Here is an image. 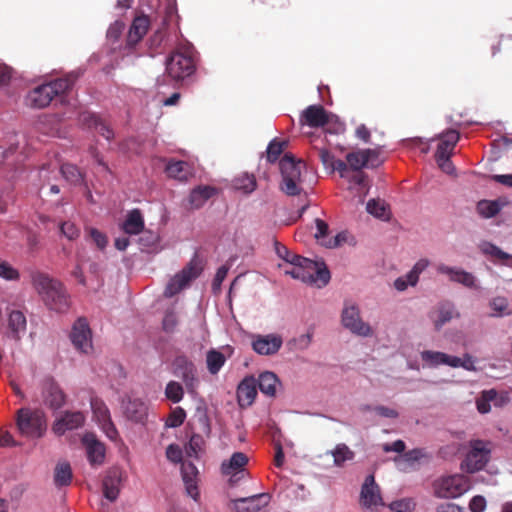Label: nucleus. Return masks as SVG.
<instances>
[{
    "instance_id": "nucleus-12",
    "label": "nucleus",
    "mask_w": 512,
    "mask_h": 512,
    "mask_svg": "<svg viewBox=\"0 0 512 512\" xmlns=\"http://www.w3.org/2000/svg\"><path fill=\"white\" fill-rule=\"evenodd\" d=\"M150 27V20L146 15H140L133 19L125 41V55L130 54L138 43L144 38Z\"/></svg>"
},
{
    "instance_id": "nucleus-63",
    "label": "nucleus",
    "mask_w": 512,
    "mask_h": 512,
    "mask_svg": "<svg viewBox=\"0 0 512 512\" xmlns=\"http://www.w3.org/2000/svg\"><path fill=\"white\" fill-rule=\"evenodd\" d=\"M491 307L496 312L504 313L508 308V301L504 297H496L491 301Z\"/></svg>"
},
{
    "instance_id": "nucleus-41",
    "label": "nucleus",
    "mask_w": 512,
    "mask_h": 512,
    "mask_svg": "<svg viewBox=\"0 0 512 512\" xmlns=\"http://www.w3.org/2000/svg\"><path fill=\"white\" fill-rule=\"evenodd\" d=\"M286 146L287 141L279 140L277 138L273 139L267 147L266 160L270 163L276 162L283 153Z\"/></svg>"
},
{
    "instance_id": "nucleus-32",
    "label": "nucleus",
    "mask_w": 512,
    "mask_h": 512,
    "mask_svg": "<svg viewBox=\"0 0 512 512\" xmlns=\"http://www.w3.org/2000/svg\"><path fill=\"white\" fill-rule=\"evenodd\" d=\"M124 233L128 235H137L144 230V219L142 213L138 209L131 210L127 216L125 221L121 226Z\"/></svg>"
},
{
    "instance_id": "nucleus-17",
    "label": "nucleus",
    "mask_w": 512,
    "mask_h": 512,
    "mask_svg": "<svg viewBox=\"0 0 512 512\" xmlns=\"http://www.w3.org/2000/svg\"><path fill=\"white\" fill-rule=\"evenodd\" d=\"M283 340L280 335L268 334L253 337L252 348L260 355L276 354L282 347Z\"/></svg>"
},
{
    "instance_id": "nucleus-45",
    "label": "nucleus",
    "mask_w": 512,
    "mask_h": 512,
    "mask_svg": "<svg viewBox=\"0 0 512 512\" xmlns=\"http://www.w3.org/2000/svg\"><path fill=\"white\" fill-rule=\"evenodd\" d=\"M477 210L485 218L494 217L500 211V205L496 201L482 200L477 204Z\"/></svg>"
},
{
    "instance_id": "nucleus-44",
    "label": "nucleus",
    "mask_w": 512,
    "mask_h": 512,
    "mask_svg": "<svg viewBox=\"0 0 512 512\" xmlns=\"http://www.w3.org/2000/svg\"><path fill=\"white\" fill-rule=\"evenodd\" d=\"M165 396L173 403H179L184 396V390L180 383L170 381L165 388Z\"/></svg>"
},
{
    "instance_id": "nucleus-48",
    "label": "nucleus",
    "mask_w": 512,
    "mask_h": 512,
    "mask_svg": "<svg viewBox=\"0 0 512 512\" xmlns=\"http://www.w3.org/2000/svg\"><path fill=\"white\" fill-rule=\"evenodd\" d=\"M0 278L6 281H17L20 278V273L7 261H0Z\"/></svg>"
},
{
    "instance_id": "nucleus-54",
    "label": "nucleus",
    "mask_w": 512,
    "mask_h": 512,
    "mask_svg": "<svg viewBox=\"0 0 512 512\" xmlns=\"http://www.w3.org/2000/svg\"><path fill=\"white\" fill-rule=\"evenodd\" d=\"M87 231L96 246L100 250H104L108 244L106 235L96 228H89Z\"/></svg>"
},
{
    "instance_id": "nucleus-42",
    "label": "nucleus",
    "mask_w": 512,
    "mask_h": 512,
    "mask_svg": "<svg viewBox=\"0 0 512 512\" xmlns=\"http://www.w3.org/2000/svg\"><path fill=\"white\" fill-rule=\"evenodd\" d=\"M334 458V464L341 467L345 461L352 460L354 458V452L345 444H338L332 451Z\"/></svg>"
},
{
    "instance_id": "nucleus-36",
    "label": "nucleus",
    "mask_w": 512,
    "mask_h": 512,
    "mask_svg": "<svg viewBox=\"0 0 512 512\" xmlns=\"http://www.w3.org/2000/svg\"><path fill=\"white\" fill-rule=\"evenodd\" d=\"M72 481V469L68 462H60L54 470V483L57 487L70 485Z\"/></svg>"
},
{
    "instance_id": "nucleus-31",
    "label": "nucleus",
    "mask_w": 512,
    "mask_h": 512,
    "mask_svg": "<svg viewBox=\"0 0 512 512\" xmlns=\"http://www.w3.org/2000/svg\"><path fill=\"white\" fill-rule=\"evenodd\" d=\"M248 461L249 459L246 454L243 452H235L232 454L229 461L222 463V473L234 477L244 470V467L248 464Z\"/></svg>"
},
{
    "instance_id": "nucleus-14",
    "label": "nucleus",
    "mask_w": 512,
    "mask_h": 512,
    "mask_svg": "<svg viewBox=\"0 0 512 512\" xmlns=\"http://www.w3.org/2000/svg\"><path fill=\"white\" fill-rule=\"evenodd\" d=\"M360 504L367 509L383 506L384 502L380 494V488L375 482L374 475H368L362 485Z\"/></svg>"
},
{
    "instance_id": "nucleus-61",
    "label": "nucleus",
    "mask_w": 512,
    "mask_h": 512,
    "mask_svg": "<svg viewBox=\"0 0 512 512\" xmlns=\"http://www.w3.org/2000/svg\"><path fill=\"white\" fill-rule=\"evenodd\" d=\"M451 155L447 156H435L436 161L441 168V170L447 174H452L454 171V166L450 160Z\"/></svg>"
},
{
    "instance_id": "nucleus-40",
    "label": "nucleus",
    "mask_w": 512,
    "mask_h": 512,
    "mask_svg": "<svg viewBox=\"0 0 512 512\" xmlns=\"http://www.w3.org/2000/svg\"><path fill=\"white\" fill-rule=\"evenodd\" d=\"M234 186L237 190H240L245 194H250L256 189L257 182L254 175L245 173L235 178Z\"/></svg>"
},
{
    "instance_id": "nucleus-21",
    "label": "nucleus",
    "mask_w": 512,
    "mask_h": 512,
    "mask_svg": "<svg viewBox=\"0 0 512 512\" xmlns=\"http://www.w3.org/2000/svg\"><path fill=\"white\" fill-rule=\"evenodd\" d=\"M459 317L460 313L457 311L455 305L451 301L440 302L430 315V318L432 319L434 327L437 331H439L453 318Z\"/></svg>"
},
{
    "instance_id": "nucleus-5",
    "label": "nucleus",
    "mask_w": 512,
    "mask_h": 512,
    "mask_svg": "<svg viewBox=\"0 0 512 512\" xmlns=\"http://www.w3.org/2000/svg\"><path fill=\"white\" fill-rule=\"evenodd\" d=\"M433 489L438 498H457L470 489V481L461 474L442 476L434 481Z\"/></svg>"
},
{
    "instance_id": "nucleus-49",
    "label": "nucleus",
    "mask_w": 512,
    "mask_h": 512,
    "mask_svg": "<svg viewBox=\"0 0 512 512\" xmlns=\"http://www.w3.org/2000/svg\"><path fill=\"white\" fill-rule=\"evenodd\" d=\"M368 213L378 218H384L386 216V205L380 200L371 199L366 205Z\"/></svg>"
},
{
    "instance_id": "nucleus-43",
    "label": "nucleus",
    "mask_w": 512,
    "mask_h": 512,
    "mask_svg": "<svg viewBox=\"0 0 512 512\" xmlns=\"http://www.w3.org/2000/svg\"><path fill=\"white\" fill-rule=\"evenodd\" d=\"M446 353L440 351L424 350L420 353V357L424 363L430 367H437L445 364Z\"/></svg>"
},
{
    "instance_id": "nucleus-51",
    "label": "nucleus",
    "mask_w": 512,
    "mask_h": 512,
    "mask_svg": "<svg viewBox=\"0 0 512 512\" xmlns=\"http://www.w3.org/2000/svg\"><path fill=\"white\" fill-rule=\"evenodd\" d=\"M482 251L485 254H489L492 257H495L500 260H508V259L512 258L511 255L502 251L499 247H497L496 245H494L492 243H484L482 246Z\"/></svg>"
},
{
    "instance_id": "nucleus-29",
    "label": "nucleus",
    "mask_w": 512,
    "mask_h": 512,
    "mask_svg": "<svg viewBox=\"0 0 512 512\" xmlns=\"http://www.w3.org/2000/svg\"><path fill=\"white\" fill-rule=\"evenodd\" d=\"M216 192V188L208 185H201L194 188L187 199L189 209L194 210L201 208Z\"/></svg>"
},
{
    "instance_id": "nucleus-22",
    "label": "nucleus",
    "mask_w": 512,
    "mask_h": 512,
    "mask_svg": "<svg viewBox=\"0 0 512 512\" xmlns=\"http://www.w3.org/2000/svg\"><path fill=\"white\" fill-rule=\"evenodd\" d=\"M27 320L23 312L13 310L9 313L6 337L16 342L26 333Z\"/></svg>"
},
{
    "instance_id": "nucleus-60",
    "label": "nucleus",
    "mask_w": 512,
    "mask_h": 512,
    "mask_svg": "<svg viewBox=\"0 0 512 512\" xmlns=\"http://www.w3.org/2000/svg\"><path fill=\"white\" fill-rule=\"evenodd\" d=\"M486 508V500L481 495L474 496L469 502L471 512H483Z\"/></svg>"
},
{
    "instance_id": "nucleus-39",
    "label": "nucleus",
    "mask_w": 512,
    "mask_h": 512,
    "mask_svg": "<svg viewBox=\"0 0 512 512\" xmlns=\"http://www.w3.org/2000/svg\"><path fill=\"white\" fill-rule=\"evenodd\" d=\"M225 356L217 350H210L207 353L206 363L211 374H217L225 364Z\"/></svg>"
},
{
    "instance_id": "nucleus-1",
    "label": "nucleus",
    "mask_w": 512,
    "mask_h": 512,
    "mask_svg": "<svg viewBox=\"0 0 512 512\" xmlns=\"http://www.w3.org/2000/svg\"><path fill=\"white\" fill-rule=\"evenodd\" d=\"M32 283L50 310L65 312L68 309L69 297L61 282L37 272L32 276Z\"/></svg>"
},
{
    "instance_id": "nucleus-50",
    "label": "nucleus",
    "mask_w": 512,
    "mask_h": 512,
    "mask_svg": "<svg viewBox=\"0 0 512 512\" xmlns=\"http://www.w3.org/2000/svg\"><path fill=\"white\" fill-rule=\"evenodd\" d=\"M124 30H125L124 22L115 21L114 23H112L109 26V28L107 30V34H106L107 39L112 43L117 42L120 39Z\"/></svg>"
},
{
    "instance_id": "nucleus-46",
    "label": "nucleus",
    "mask_w": 512,
    "mask_h": 512,
    "mask_svg": "<svg viewBox=\"0 0 512 512\" xmlns=\"http://www.w3.org/2000/svg\"><path fill=\"white\" fill-rule=\"evenodd\" d=\"M428 259L418 260L413 268L406 274V278L409 279L410 286H415L418 283L419 275L429 266Z\"/></svg>"
},
{
    "instance_id": "nucleus-28",
    "label": "nucleus",
    "mask_w": 512,
    "mask_h": 512,
    "mask_svg": "<svg viewBox=\"0 0 512 512\" xmlns=\"http://www.w3.org/2000/svg\"><path fill=\"white\" fill-rule=\"evenodd\" d=\"M257 395V379L253 376L245 377L237 388L238 403L241 407L250 406Z\"/></svg>"
},
{
    "instance_id": "nucleus-30",
    "label": "nucleus",
    "mask_w": 512,
    "mask_h": 512,
    "mask_svg": "<svg viewBox=\"0 0 512 512\" xmlns=\"http://www.w3.org/2000/svg\"><path fill=\"white\" fill-rule=\"evenodd\" d=\"M125 416L134 422H143L147 416V406L140 399H128L123 402Z\"/></svg>"
},
{
    "instance_id": "nucleus-27",
    "label": "nucleus",
    "mask_w": 512,
    "mask_h": 512,
    "mask_svg": "<svg viewBox=\"0 0 512 512\" xmlns=\"http://www.w3.org/2000/svg\"><path fill=\"white\" fill-rule=\"evenodd\" d=\"M121 481L122 472L119 469L113 468L107 472L102 483L103 494L107 500L114 502L118 498Z\"/></svg>"
},
{
    "instance_id": "nucleus-2",
    "label": "nucleus",
    "mask_w": 512,
    "mask_h": 512,
    "mask_svg": "<svg viewBox=\"0 0 512 512\" xmlns=\"http://www.w3.org/2000/svg\"><path fill=\"white\" fill-rule=\"evenodd\" d=\"M282 182L280 190L288 196H298L303 191L301 184L303 174L306 172V164L300 159H295L290 154H285L279 162Z\"/></svg>"
},
{
    "instance_id": "nucleus-16",
    "label": "nucleus",
    "mask_w": 512,
    "mask_h": 512,
    "mask_svg": "<svg viewBox=\"0 0 512 512\" xmlns=\"http://www.w3.org/2000/svg\"><path fill=\"white\" fill-rule=\"evenodd\" d=\"M42 398L51 409H59L64 405L66 396L53 378H46L42 382Z\"/></svg>"
},
{
    "instance_id": "nucleus-10",
    "label": "nucleus",
    "mask_w": 512,
    "mask_h": 512,
    "mask_svg": "<svg viewBox=\"0 0 512 512\" xmlns=\"http://www.w3.org/2000/svg\"><path fill=\"white\" fill-rule=\"evenodd\" d=\"M490 457V449L487 443L482 440H474L470 442V450L465 460L461 464V468L468 473L477 472L485 467Z\"/></svg>"
},
{
    "instance_id": "nucleus-56",
    "label": "nucleus",
    "mask_w": 512,
    "mask_h": 512,
    "mask_svg": "<svg viewBox=\"0 0 512 512\" xmlns=\"http://www.w3.org/2000/svg\"><path fill=\"white\" fill-rule=\"evenodd\" d=\"M415 503L411 499H402L390 504V509L395 512H409L414 509Z\"/></svg>"
},
{
    "instance_id": "nucleus-57",
    "label": "nucleus",
    "mask_w": 512,
    "mask_h": 512,
    "mask_svg": "<svg viewBox=\"0 0 512 512\" xmlns=\"http://www.w3.org/2000/svg\"><path fill=\"white\" fill-rule=\"evenodd\" d=\"M178 324L177 316L173 310H168L162 321L163 329L166 332H173Z\"/></svg>"
},
{
    "instance_id": "nucleus-35",
    "label": "nucleus",
    "mask_w": 512,
    "mask_h": 512,
    "mask_svg": "<svg viewBox=\"0 0 512 512\" xmlns=\"http://www.w3.org/2000/svg\"><path fill=\"white\" fill-rule=\"evenodd\" d=\"M370 155H376V150L365 149L348 153L346 156V161L351 169L354 171H359L370 162Z\"/></svg>"
},
{
    "instance_id": "nucleus-3",
    "label": "nucleus",
    "mask_w": 512,
    "mask_h": 512,
    "mask_svg": "<svg viewBox=\"0 0 512 512\" xmlns=\"http://www.w3.org/2000/svg\"><path fill=\"white\" fill-rule=\"evenodd\" d=\"M76 77L68 75L46 84H42L29 92L27 100L34 108H45L58 95L66 93L72 88Z\"/></svg>"
},
{
    "instance_id": "nucleus-15",
    "label": "nucleus",
    "mask_w": 512,
    "mask_h": 512,
    "mask_svg": "<svg viewBox=\"0 0 512 512\" xmlns=\"http://www.w3.org/2000/svg\"><path fill=\"white\" fill-rule=\"evenodd\" d=\"M85 423V415L81 411H65L55 420L52 431L61 436L66 431L82 427Z\"/></svg>"
},
{
    "instance_id": "nucleus-64",
    "label": "nucleus",
    "mask_w": 512,
    "mask_h": 512,
    "mask_svg": "<svg viewBox=\"0 0 512 512\" xmlns=\"http://www.w3.org/2000/svg\"><path fill=\"white\" fill-rule=\"evenodd\" d=\"M436 512H464V508L455 503H444L437 507Z\"/></svg>"
},
{
    "instance_id": "nucleus-52",
    "label": "nucleus",
    "mask_w": 512,
    "mask_h": 512,
    "mask_svg": "<svg viewBox=\"0 0 512 512\" xmlns=\"http://www.w3.org/2000/svg\"><path fill=\"white\" fill-rule=\"evenodd\" d=\"M276 252L280 258H282L291 265H295L298 262L297 259L303 258L302 256L289 251L287 247L280 245L278 243L276 244Z\"/></svg>"
},
{
    "instance_id": "nucleus-24",
    "label": "nucleus",
    "mask_w": 512,
    "mask_h": 512,
    "mask_svg": "<svg viewBox=\"0 0 512 512\" xmlns=\"http://www.w3.org/2000/svg\"><path fill=\"white\" fill-rule=\"evenodd\" d=\"M79 120L83 126L88 129H94L106 140L110 141L114 137L113 130L95 113L88 111L82 112Z\"/></svg>"
},
{
    "instance_id": "nucleus-55",
    "label": "nucleus",
    "mask_w": 512,
    "mask_h": 512,
    "mask_svg": "<svg viewBox=\"0 0 512 512\" xmlns=\"http://www.w3.org/2000/svg\"><path fill=\"white\" fill-rule=\"evenodd\" d=\"M316 224V232H315V238L317 241L322 245V241H327L328 238V232H329V226L328 224L322 220L317 218L315 220Z\"/></svg>"
},
{
    "instance_id": "nucleus-59",
    "label": "nucleus",
    "mask_w": 512,
    "mask_h": 512,
    "mask_svg": "<svg viewBox=\"0 0 512 512\" xmlns=\"http://www.w3.org/2000/svg\"><path fill=\"white\" fill-rule=\"evenodd\" d=\"M167 458L174 462L178 463L182 461V450L176 444H170L166 449Z\"/></svg>"
},
{
    "instance_id": "nucleus-38",
    "label": "nucleus",
    "mask_w": 512,
    "mask_h": 512,
    "mask_svg": "<svg viewBox=\"0 0 512 512\" xmlns=\"http://www.w3.org/2000/svg\"><path fill=\"white\" fill-rule=\"evenodd\" d=\"M90 405L93 416L99 425L111 420L110 411L103 400L98 397H92Z\"/></svg>"
},
{
    "instance_id": "nucleus-6",
    "label": "nucleus",
    "mask_w": 512,
    "mask_h": 512,
    "mask_svg": "<svg viewBox=\"0 0 512 512\" xmlns=\"http://www.w3.org/2000/svg\"><path fill=\"white\" fill-rule=\"evenodd\" d=\"M341 323L345 329L355 335L369 337L373 334L371 326L362 320L359 307L352 302L346 301L344 303Z\"/></svg>"
},
{
    "instance_id": "nucleus-9",
    "label": "nucleus",
    "mask_w": 512,
    "mask_h": 512,
    "mask_svg": "<svg viewBox=\"0 0 512 512\" xmlns=\"http://www.w3.org/2000/svg\"><path fill=\"white\" fill-rule=\"evenodd\" d=\"M202 271L199 264L192 260L179 273L170 279L165 290L164 296L171 298L189 286L190 282L196 279Z\"/></svg>"
},
{
    "instance_id": "nucleus-4",
    "label": "nucleus",
    "mask_w": 512,
    "mask_h": 512,
    "mask_svg": "<svg viewBox=\"0 0 512 512\" xmlns=\"http://www.w3.org/2000/svg\"><path fill=\"white\" fill-rule=\"evenodd\" d=\"M17 427L28 438H40L47 429L45 413L39 409L21 408L17 412Z\"/></svg>"
},
{
    "instance_id": "nucleus-53",
    "label": "nucleus",
    "mask_w": 512,
    "mask_h": 512,
    "mask_svg": "<svg viewBox=\"0 0 512 512\" xmlns=\"http://www.w3.org/2000/svg\"><path fill=\"white\" fill-rule=\"evenodd\" d=\"M60 232L69 240H75L80 235L79 228L70 221H65L60 225Z\"/></svg>"
},
{
    "instance_id": "nucleus-37",
    "label": "nucleus",
    "mask_w": 512,
    "mask_h": 512,
    "mask_svg": "<svg viewBox=\"0 0 512 512\" xmlns=\"http://www.w3.org/2000/svg\"><path fill=\"white\" fill-rule=\"evenodd\" d=\"M60 171L65 180L70 184L75 186L85 184L84 174L76 165L70 163L62 164Z\"/></svg>"
},
{
    "instance_id": "nucleus-23",
    "label": "nucleus",
    "mask_w": 512,
    "mask_h": 512,
    "mask_svg": "<svg viewBox=\"0 0 512 512\" xmlns=\"http://www.w3.org/2000/svg\"><path fill=\"white\" fill-rule=\"evenodd\" d=\"M329 122V115L321 105H310L302 113L300 123L310 127H323Z\"/></svg>"
},
{
    "instance_id": "nucleus-19",
    "label": "nucleus",
    "mask_w": 512,
    "mask_h": 512,
    "mask_svg": "<svg viewBox=\"0 0 512 512\" xmlns=\"http://www.w3.org/2000/svg\"><path fill=\"white\" fill-rule=\"evenodd\" d=\"M270 502L268 493H259L253 496L239 498L233 501L236 512H259Z\"/></svg>"
},
{
    "instance_id": "nucleus-20",
    "label": "nucleus",
    "mask_w": 512,
    "mask_h": 512,
    "mask_svg": "<svg viewBox=\"0 0 512 512\" xmlns=\"http://www.w3.org/2000/svg\"><path fill=\"white\" fill-rule=\"evenodd\" d=\"M436 270L439 274L447 275L451 282L461 284L467 288H476V278L470 272L445 264H439Z\"/></svg>"
},
{
    "instance_id": "nucleus-7",
    "label": "nucleus",
    "mask_w": 512,
    "mask_h": 512,
    "mask_svg": "<svg viewBox=\"0 0 512 512\" xmlns=\"http://www.w3.org/2000/svg\"><path fill=\"white\" fill-rule=\"evenodd\" d=\"M195 71V62L191 55L182 51L173 52L166 61V72L175 81L191 76Z\"/></svg>"
},
{
    "instance_id": "nucleus-25",
    "label": "nucleus",
    "mask_w": 512,
    "mask_h": 512,
    "mask_svg": "<svg viewBox=\"0 0 512 512\" xmlns=\"http://www.w3.org/2000/svg\"><path fill=\"white\" fill-rule=\"evenodd\" d=\"M181 474L187 495L197 501L199 498V490L197 486V467L190 461H184L181 465Z\"/></svg>"
},
{
    "instance_id": "nucleus-18",
    "label": "nucleus",
    "mask_w": 512,
    "mask_h": 512,
    "mask_svg": "<svg viewBox=\"0 0 512 512\" xmlns=\"http://www.w3.org/2000/svg\"><path fill=\"white\" fill-rule=\"evenodd\" d=\"M82 443L86 448L87 458L91 465H101L105 459V445L100 442L96 435L87 432L82 437Z\"/></svg>"
},
{
    "instance_id": "nucleus-26",
    "label": "nucleus",
    "mask_w": 512,
    "mask_h": 512,
    "mask_svg": "<svg viewBox=\"0 0 512 512\" xmlns=\"http://www.w3.org/2000/svg\"><path fill=\"white\" fill-rule=\"evenodd\" d=\"M165 173L169 178L187 182L194 175L192 165L186 161L170 159L167 161Z\"/></svg>"
},
{
    "instance_id": "nucleus-34",
    "label": "nucleus",
    "mask_w": 512,
    "mask_h": 512,
    "mask_svg": "<svg viewBox=\"0 0 512 512\" xmlns=\"http://www.w3.org/2000/svg\"><path fill=\"white\" fill-rule=\"evenodd\" d=\"M279 379L276 374L270 371L263 372L257 380V387L267 396H275Z\"/></svg>"
},
{
    "instance_id": "nucleus-47",
    "label": "nucleus",
    "mask_w": 512,
    "mask_h": 512,
    "mask_svg": "<svg viewBox=\"0 0 512 512\" xmlns=\"http://www.w3.org/2000/svg\"><path fill=\"white\" fill-rule=\"evenodd\" d=\"M186 418V412L181 407H176L171 411L169 414L167 420H166V426L171 428L179 427L183 424Z\"/></svg>"
},
{
    "instance_id": "nucleus-8",
    "label": "nucleus",
    "mask_w": 512,
    "mask_h": 512,
    "mask_svg": "<svg viewBox=\"0 0 512 512\" xmlns=\"http://www.w3.org/2000/svg\"><path fill=\"white\" fill-rule=\"evenodd\" d=\"M297 260L298 262L295 265L299 266V272L303 274L302 282L317 284L319 287L328 284L330 272L324 263H318L305 257Z\"/></svg>"
},
{
    "instance_id": "nucleus-62",
    "label": "nucleus",
    "mask_w": 512,
    "mask_h": 512,
    "mask_svg": "<svg viewBox=\"0 0 512 512\" xmlns=\"http://www.w3.org/2000/svg\"><path fill=\"white\" fill-rule=\"evenodd\" d=\"M373 410L379 416L385 417V418H397L398 415H399L398 412L395 409H392V408H389V407H386V406H382V405L374 407Z\"/></svg>"
},
{
    "instance_id": "nucleus-33",
    "label": "nucleus",
    "mask_w": 512,
    "mask_h": 512,
    "mask_svg": "<svg viewBox=\"0 0 512 512\" xmlns=\"http://www.w3.org/2000/svg\"><path fill=\"white\" fill-rule=\"evenodd\" d=\"M459 137V133L456 130H448L442 133L435 156L451 155Z\"/></svg>"
},
{
    "instance_id": "nucleus-58",
    "label": "nucleus",
    "mask_w": 512,
    "mask_h": 512,
    "mask_svg": "<svg viewBox=\"0 0 512 512\" xmlns=\"http://www.w3.org/2000/svg\"><path fill=\"white\" fill-rule=\"evenodd\" d=\"M347 241V233L339 232L336 236L329 238L327 241H322V246L327 248H336Z\"/></svg>"
},
{
    "instance_id": "nucleus-11",
    "label": "nucleus",
    "mask_w": 512,
    "mask_h": 512,
    "mask_svg": "<svg viewBox=\"0 0 512 512\" xmlns=\"http://www.w3.org/2000/svg\"><path fill=\"white\" fill-rule=\"evenodd\" d=\"M173 367L175 376L182 379L188 393L194 394L198 387V379L194 363L186 356L180 355L175 358Z\"/></svg>"
},
{
    "instance_id": "nucleus-13",
    "label": "nucleus",
    "mask_w": 512,
    "mask_h": 512,
    "mask_svg": "<svg viewBox=\"0 0 512 512\" xmlns=\"http://www.w3.org/2000/svg\"><path fill=\"white\" fill-rule=\"evenodd\" d=\"M70 338L75 348L80 352L89 353L92 350V335L86 318L80 317L74 323Z\"/></svg>"
}]
</instances>
